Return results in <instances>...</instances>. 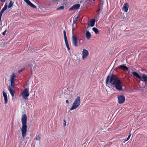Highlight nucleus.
Wrapping results in <instances>:
<instances>
[{
    "label": "nucleus",
    "mask_w": 147,
    "mask_h": 147,
    "mask_svg": "<svg viewBox=\"0 0 147 147\" xmlns=\"http://www.w3.org/2000/svg\"><path fill=\"white\" fill-rule=\"evenodd\" d=\"M106 84L109 83L111 85L114 86V87L118 91L123 90L121 82L116 75L113 74H109L106 78Z\"/></svg>",
    "instance_id": "f257e3e1"
},
{
    "label": "nucleus",
    "mask_w": 147,
    "mask_h": 147,
    "mask_svg": "<svg viewBox=\"0 0 147 147\" xmlns=\"http://www.w3.org/2000/svg\"><path fill=\"white\" fill-rule=\"evenodd\" d=\"M27 117L26 115H23L22 117V127L21 128L22 134V137L24 138L27 132V126L26 125Z\"/></svg>",
    "instance_id": "f03ea898"
},
{
    "label": "nucleus",
    "mask_w": 147,
    "mask_h": 147,
    "mask_svg": "<svg viewBox=\"0 0 147 147\" xmlns=\"http://www.w3.org/2000/svg\"><path fill=\"white\" fill-rule=\"evenodd\" d=\"M80 97L79 96H77L73 102L72 107L70 109V110H72L76 109L80 106Z\"/></svg>",
    "instance_id": "7ed1b4c3"
},
{
    "label": "nucleus",
    "mask_w": 147,
    "mask_h": 147,
    "mask_svg": "<svg viewBox=\"0 0 147 147\" xmlns=\"http://www.w3.org/2000/svg\"><path fill=\"white\" fill-rule=\"evenodd\" d=\"M29 89L26 88L24 89L22 93V96L24 99H26L29 95V93L28 92Z\"/></svg>",
    "instance_id": "20e7f679"
},
{
    "label": "nucleus",
    "mask_w": 147,
    "mask_h": 147,
    "mask_svg": "<svg viewBox=\"0 0 147 147\" xmlns=\"http://www.w3.org/2000/svg\"><path fill=\"white\" fill-rule=\"evenodd\" d=\"M72 43L74 46L75 47L78 46L77 38L74 35H73L72 36Z\"/></svg>",
    "instance_id": "39448f33"
},
{
    "label": "nucleus",
    "mask_w": 147,
    "mask_h": 147,
    "mask_svg": "<svg viewBox=\"0 0 147 147\" xmlns=\"http://www.w3.org/2000/svg\"><path fill=\"white\" fill-rule=\"evenodd\" d=\"M118 103L119 104L123 103L125 101V96L123 95H118Z\"/></svg>",
    "instance_id": "423d86ee"
},
{
    "label": "nucleus",
    "mask_w": 147,
    "mask_h": 147,
    "mask_svg": "<svg viewBox=\"0 0 147 147\" xmlns=\"http://www.w3.org/2000/svg\"><path fill=\"white\" fill-rule=\"evenodd\" d=\"M88 52L85 49H84L82 52V59H84L86 58L88 55Z\"/></svg>",
    "instance_id": "0eeeda50"
},
{
    "label": "nucleus",
    "mask_w": 147,
    "mask_h": 147,
    "mask_svg": "<svg viewBox=\"0 0 147 147\" xmlns=\"http://www.w3.org/2000/svg\"><path fill=\"white\" fill-rule=\"evenodd\" d=\"M80 7V5L79 4H76L73 5L69 9V11H71L75 10L79 8Z\"/></svg>",
    "instance_id": "6e6552de"
},
{
    "label": "nucleus",
    "mask_w": 147,
    "mask_h": 147,
    "mask_svg": "<svg viewBox=\"0 0 147 147\" xmlns=\"http://www.w3.org/2000/svg\"><path fill=\"white\" fill-rule=\"evenodd\" d=\"M78 18V16L75 18L74 20L73 21L72 25V31L73 32L74 31V29L76 27V21L77 20Z\"/></svg>",
    "instance_id": "1a4fd4ad"
},
{
    "label": "nucleus",
    "mask_w": 147,
    "mask_h": 147,
    "mask_svg": "<svg viewBox=\"0 0 147 147\" xmlns=\"http://www.w3.org/2000/svg\"><path fill=\"white\" fill-rule=\"evenodd\" d=\"M24 1L28 5L31 7L34 8L36 9V7L29 0H24Z\"/></svg>",
    "instance_id": "9d476101"
},
{
    "label": "nucleus",
    "mask_w": 147,
    "mask_h": 147,
    "mask_svg": "<svg viewBox=\"0 0 147 147\" xmlns=\"http://www.w3.org/2000/svg\"><path fill=\"white\" fill-rule=\"evenodd\" d=\"M35 63V61L34 60H32L31 61H28L27 63L26 64V65L32 68V66H33V64H34Z\"/></svg>",
    "instance_id": "9b49d317"
},
{
    "label": "nucleus",
    "mask_w": 147,
    "mask_h": 147,
    "mask_svg": "<svg viewBox=\"0 0 147 147\" xmlns=\"http://www.w3.org/2000/svg\"><path fill=\"white\" fill-rule=\"evenodd\" d=\"M2 93L4 99V103L5 104H6L8 101L7 95V94L4 91Z\"/></svg>",
    "instance_id": "f8f14e48"
},
{
    "label": "nucleus",
    "mask_w": 147,
    "mask_h": 147,
    "mask_svg": "<svg viewBox=\"0 0 147 147\" xmlns=\"http://www.w3.org/2000/svg\"><path fill=\"white\" fill-rule=\"evenodd\" d=\"M129 7V5L128 3H125L124 4L123 6V10L125 12L127 11Z\"/></svg>",
    "instance_id": "ddd939ff"
},
{
    "label": "nucleus",
    "mask_w": 147,
    "mask_h": 147,
    "mask_svg": "<svg viewBox=\"0 0 147 147\" xmlns=\"http://www.w3.org/2000/svg\"><path fill=\"white\" fill-rule=\"evenodd\" d=\"M118 68L124 70H128V67L124 64L119 66Z\"/></svg>",
    "instance_id": "4468645a"
},
{
    "label": "nucleus",
    "mask_w": 147,
    "mask_h": 147,
    "mask_svg": "<svg viewBox=\"0 0 147 147\" xmlns=\"http://www.w3.org/2000/svg\"><path fill=\"white\" fill-rule=\"evenodd\" d=\"M95 21L96 20L94 19L91 20L90 21V24H88V26L91 27H93L94 25Z\"/></svg>",
    "instance_id": "2eb2a0df"
},
{
    "label": "nucleus",
    "mask_w": 147,
    "mask_h": 147,
    "mask_svg": "<svg viewBox=\"0 0 147 147\" xmlns=\"http://www.w3.org/2000/svg\"><path fill=\"white\" fill-rule=\"evenodd\" d=\"M8 90H9V91L12 96H13L15 93V92L11 89V87L10 86H8Z\"/></svg>",
    "instance_id": "dca6fc26"
},
{
    "label": "nucleus",
    "mask_w": 147,
    "mask_h": 147,
    "mask_svg": "<svg viewBox=\"0 0 147 147\" xmlns=\"http://www.w3.org/2000/svg\"><path fill=\"white\" fill-rule=\"evenodd\" d=\"M86 36L88 40L91 37V33L88 31H86Z\"/></svg>",
    "instance_id": "f3484780"
},
{
    "label": "nucleus",
    "mask_w": 147,
    "mask_h": 147,
    "mask_svg": "<svg viewBox=\"0 0 147 147\" xmlns=\"http://www.w3.org/2000/svg\"><path fill=\"white\" fill-rule=\"evenodd\" d=\"M132 74L135 77H137L139 79H141L142 78V77L139 75V74L136 72H133L132 73Z\"/></svg>",
    "instance_id": "a211bd4d"
},
{
    "label": "nucleus",
    "mask_w": 147,
    "mask_h": 147,
    "mask_svg": "<svg viewBox=\"0 0 147 147\" xmlns=\"http://www.w3.org/2000/svg\"><path fill=\"white\" fill-rule=\"evenodd\" d=\"M142 77L143 80H141L147 83V76L145 74H143Z\"/></svg>",
    "instance_id": "6ab92c4d"
},
{
    "label": "nucleus",
    "mask_w": 147,
    "mask_h": 147,
    "mask_svg": "<svg viewBox=\"0 0 147 147\" xmlns=\"http://www.w3.org/2000/svg\"><path fill=\"white\" fill-rule=\"evenodd\" d=\"M16 77L14 73H13L10 78L11 82H14V79Z\"/></svg>",
    "instance_id": "aec40b11"
},
{
    "label": "nucleus",
    "mask_w": 147,
    "mask_h": 147,
    "mask_svg": "<svg viewBox=\"0 0 147 147\" xmlns=\"http://www.w3.org/2000/svg\"><path fill=\"white\" fill-rule=\"evenodd\" d=\"M92 30L96 34H97L99 33V31L96 28L94 27L93 28Z\"/></svg>",
    "instance_id": "412c9836"
},
{
    "label": "nucleus",
    "mask_w": 147,
    "mask_h": 147,
    "mask_svg": "<svg viewBox=\"0 0 147 147\" xmlns=\"http://www.w3.org/2000/svg\"><path fill=\"white\" fill-rule=\"evenodd\" d=\"M7 7V5L6 4H5L4 7L2 9L1 11L2 12H4L6 10Z\"/></svg>",
    "instance_id": "4be33fe9"
},
{
    "label": "nucleus",
    "mask_w": 147,
    "mask_h": 147,
    "mask_svg": "<svg viewBox=\"0 0 147 147\" xmlns=\"http://www.w3.org/2000/svg\"><path fill=\"white\" fill-rule=\"evenodd\" d=\"M65 44L66 45V46L67 49L68 50H70V48L69 47V46L68 45V40H65Z\"/></svg>",
    "instance_id": "5701e85b"
},
{
    "label": "nucleus",
    "mask_w": 147,
    "mask_h": 147,
    "mask_svg": "<svg viewBox=\"0 0 147 147\" xmlns=\"http://www.w3.org/2000/svg\"><path fill=\"white\" fill-rule=\"evenodd\" d=\"M63 34H64V40H67L66 35V32L65 30H64L63 31Z\"/></svg>",
    "instance_id": "b1692460"
},
{
    "label": "nucleus",
    "mask_w": 147,
    "mask_h": 147,
    "mask_svg": "<svg viewBox=\"0 0 147 147\" xmlns=\"http://www.w3.org/2000/svg\"><path fill=\"white\" fill-rule=\"evenodd\" d=\"M13 3L11 1L9 3V4L8 7V8H10L13 6Z\"/></svg>",
    "instance_id": "393cba45"
},
{
    "label": "nucleus",
    "mask_w": 147,
    "mask_h": 147,
    "mask_svg": "<svg viewBox=\"0 0 147 147\" xmlns=\"http://www.w3.org/2000/svg\"><path fill=\"white\" fill-rule=\"evenodd\" d=\"M64 6H60V7H58V8H57V10H62L64 9Z\"/></svg>",
    "instance_id": "a878e982"
},
{
    "label": "nucleus",
    "mask_w": 147,
    "mask_h": 147,
    "mask_svg": "<svg viewBox=\"0 0 147 147\" xmlns=\"http://www.w3.org/2000/svg\"><path fill=\"white\" fill-rule=\"evenodd\" d=\"M15 86L14 82H11V87L14 88Z\"/></svg>",
    "instance_id": "bb28decb"
},
{
    "label": "nucleus",
    "mask_w": 147,
    "mask_h": 147,
    "mask_svg": "<svg viewBox=\"0 0 147 147\" xmlns=\"http://www.w3.org/2000/svg\"><path fill=\"white\" fill-rule=\"evenodd\" d=\"M102 9V6L99 5L98 9L97 11V12H99L100 10H101Z\"/></svg>",
    "instance_id": "cd10ccee"
},
{
    "label": "nucleus",
    "mask_w": 147,
    "mask_h": 147,
    "mask_svg": "<svg viewBox=\"0 0 147 147\" xmlns=\"http://www.w3.org/2000/svg\"><path fill=\"white\" fill-rule=\"evenodd\" d=\"M131 133H130L129 134V135L128 137L126 139V140H125V141H124L123 142L124 143H125L126 141L128 140L130 138V137H131Z\"/></svg>",
    "instance_id": "c85d7f7f"
},
{
    "label": "nucleus",
    "mask_w": 147,
    "mask_h": 147,
    "mask_svg": "<svg viewBox=\"0 0 147 147\" xmlns=\"http://www.w3.org/2000/svg\"><path fill=\"white\" fill-rule=\"evenodd\" d=\"M104 3V1L103 0H101L100 2V4L99 5L102 6L103 5Z\"/></svg>",
    "instance_id": "c756f323"
},
{
    "label": "nucleus",
    "mask_w": 147,
    "mask_h": 147,
    "mask_svg": "<svg viewBox=\"0 0 147 147\" xmlns=\"http://www.w3.org/2000/svg\"><path fill=\"white\" fill-rule=\"evenodd\" d=\"M40 139V137L39 135L37 136L36 137V140H39Z\"/></svg>",
    "instance_id": "7c9ffc66"
},
{
    "label": "nucleus",
    "mask_w": 147,
    "mask_h": 147,
    "mask_svg": "<svg viewBox=\"0 0 147 147\" xmlns=\"http://www.w3.org/2000/svg\"><path fill=\"white\" fill-rule=\"evenodd\" d=\"M24 70V68H22L18 71V72L20 73L22 72Z\"/></svg>",
    "instance_id": "2f4dec72"
},
{
    "label": "nucleus",
    "mask_w": 147,
    "mask_h": 147,
    "mask_svg": "<svg viewBox=\"0 0 147 147\" xmlns=\"http://www.w3.org/2000/svg\"><path fill=\"white\" fill-rule=\"evenodd\" d=\"M64 123L63 124V125L64 127H65L66 125V121L65 119L63 120Z\"/></svg>",
    "instance_id": "473e14b6"
},
{
    "label": "nucleus",
    "mask_w": 147,
    "mask_h": 147,
    "mask_svg": "<svg viewBox=\"0 0 147 147\" xmlns=\"http://www.w3.org/2000/svg\"><path fill=\"white\" fill-rule=\"evenodd\" d=\"M3 13V12H2L1 11L0 12V21L1 20V17Z\"/></svg>",
    "instance_id": "72a5a7b5"
},
{
    "label": "nucleus",
    "mask_w": 147,
    "mask_h": 147,
    "mask_svg": "<svg viewBox=\"0 0 147 147\" xmlns=\"http://www.w3.org/2000/svg\"><path fill=\"white\" fill-rule=\"evenodd\" d=\"M6 31V30H5V31L2 33V34L4 36H5V35Z\"/></svg>",
    "instance_id": "f704fd0d"
},
{
    "label": "nucleus",
    "mask_w": 147,
    "mask_h": 147,
    "mask_svg": "<svg viewBox=\"0 0 147 147\" xmlns=\"http://www.w3.org/2000/svg\"><path fill=\"white\" fill-rule=\"evenodd\" d=\"M65 102H66V103L67 104H68L69 103V101H68V100H66Z\"/></svg>",
    "instance_id": "c9c22d12"
},
{
    "label": "nucleus",
    "mask_w": 147,
    "mask_h": 147,
    "mask_svg": "<svg viewBox=\"0 0 147 147\" xmlns=\"http://www.w3.org/2000/svg\"><path fill=\"white\" fill-rule=\"evenodd\" d=\"M0 1L1 2H5V1L6 0H0Z\"/></svg>",
    "instance_id": "e433bc0d"
},
{
    "label": "nucleus",
    "mask_w": 147,
    "mask_h": 147,
    "mask_svg": "<svg viewBox=\"0 0 147 147\" xmlns=\"http://www.w3.org/2000/svg\"><path fill=\"white\" fill-rule=\"evenodd\" d=\"M26 139H29V138L28 137H26Z\"/></svg>",
    "instance_id": "4c0bfd02"
},
{
    "label": "nucleus",
    "mask_w": 147,
    "mask_h": 147,
    "mask_svg": "<svg viewBox=\"0 0 147 147\" xmlns=\"http://www.w3.org/2000/svg\"><path fill=\"white\" fill-rule=\"evenodd\" d=\"M99 14H100V12H99L98 14V16L99 15Z\"/></svg>",
    "instance_id": "58836bf2"
},
{
    "label": "nucleus",
    "mask_w": 147,
    "mask_h": 147,
    "mask_svg": "<svg viewBox=\"0 0 147 147\" xmlns=\"http://www.w3.org/2000/svg\"><path fill=\"white\" fill-rule=\"evenodd\" d=\"M92 0L94 1H95V0Z\"/></svg>",
    "instance_id": "ea45409f"
},
{
    "label": "nucleus",
    "mask_w": 147,
    "mask_h": 147,
    "mask_svg": "<svg viewBox=\"0 0 147 147\" xmlns=\"http://www.w3.org/2000/svg\"><path fill=\"white\" fill-rule=\"evenodd\" d=\"M125 140H126V139H125L124 141H125Z\"/></svg>",
    "instance_id": "a19ab883"
}]
</instances>
